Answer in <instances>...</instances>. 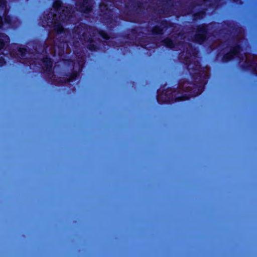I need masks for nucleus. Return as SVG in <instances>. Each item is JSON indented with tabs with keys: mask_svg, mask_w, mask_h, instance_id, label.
I'll return each mask as SVG.
<instances>
[{
	"mask_svg": "<svg viewBox=\"0 0 257 257\" xmlns=\"http://www.w3.org/2000/svg\"><path fill=\"white\" fill-rule=\"evenodd\" d=\"M54 10L57 11V13H55L53 15V20H56L57 19V15L59 16V19L60 20H64V16H65V10L64 8L61 6V3L60 1H56L54 4Z\"/></svg>",
	"mask_w": 257,
	"mask_h": 257,
	"instance_id": "nucleus-1",
	"label": "nucleus"
},
{
	"mask_svg": "<svg viewBox=\"0 0 257 257\" xmlns=\"http://www.w3.org/2000/svg\"><path fill=\"white\" fill-rule=\"evenodd\" d=\"M82 5L79 8L80 11L84 13H88L91 10V5L88 0H83Z\"/></svg>",
	"mask_w": 257,
	"mask_h": 257,
	"instance_id": "nucleus-2",
	"label": "nucleus"
},
{
	"mask_svg": "<svg viewBox=\"0 0 257 257\" xmlns=\"http://www.w3.org/2000/svg\"><path fill=\"white\" fill-rule=\"evenodd\" d=\"M43 62L46 66L47 69L52 66V62L49 58H46L44 59Z\"/></svg>",
	"mask_w": 257,
	"mask_h": 257,
	"instance_id": "nucleus-3",
	"label": "nucleus"
},
{
	"mask_svg": "<svg viewBox=\"0 0 257 257\" xmlns=\"http://www.w3.org/2000/svg\"><path fill=\"white\" fill-rule=\"evenodd\" d=\"M54 29L56 31L59 32H62L63 30V27L61 25L57 24H55L54 26Z\"/></svg>",
	"mask_w": 257,
	"mask_h": 257,
	"instance_id": "nucleus-4",
	"label": "nucleus"
},
{
	"mask_svg": "<svg viewBox=\"0 0 257 257\" xmlns=\"http://www.w3.org/2000/svg\"><path fill=\"white\" fill-rule=\"evenodd\" d=\"M7 39V38L6 36H3V39H2V40L1 39V41H0V49H1L3 47V45H4V42Z\"/></svg>",
	"mask_w": 257,
	"mask_h": 257,
	"instance_id": "nucleus-5",
	"label": "nucleus"
},
{
	"mask_svg": "<svg viewBox=\"0 0 257 257\" xmlns=\"http://www.w3.org/2000/svg\"><path fill=\"white\" fill-rule=\"evenodd\" d=\"M84 32H83V33H82V35L80 34V35H78V36H79V37L80 39L82 40V39H84V41H85V38H82L81 37H84Z\"/></svg>",
	"mask_w": 257,
	"mask_h": 257,
	"instance_id": "nucleus-6",
	"label": "nucleus"
},
{
	"mask_svg": "<svg viewBox=\"0 0 257 257\" xmlns=\"http://www.w3.org/2000/svg\"><path fill=\"white\" fill-rule=\"evenodd\" d=\"M238 48H235V50H234V54H235L236 53H237L238 52Z\"/></svg>",
	"mask_w": 257,
	"mask_h": 257,
	"instance_id": "nucleus-7",
	"label": "nucleus"
},
{
	"mask_svg": "<svg viewBox=\"0 0 257 257\" xmlns=\"http://www.w3.org/2000/svg\"><path fill=\"white\" fill-rule=\"evenodd\" d=\"M0 3H2V4H1V5H4V6H5V3H4V1H3V0H0Z\"/></svg>",
	"mask_w": 257,
	"mask_h": 257,
	"instance_id": "nucleus-8",
	"label": "nucleus"
},
{
	"mask_svg": "<svg viewBox=\"0 0 257 257\" xmlns=\"http://www.w3.org/2000/svg\"><path fill=\"white\" fill-rule=\"evenodd\" d=\"M77 31H78V35H79L80 33V32L78 31V30H77Z\"/></svg>",
	"mask_w": 257,
	"mask_h": 257,
	"instance_id": "nucleus-9",
	"label": "nucleus"
},
{
	"mask_svg": "<svg viewBox=\"0 0 257 257\" xmlns=\"http://www.w3.org/2000/svg\"><path fill=\"white\" fill-rule=\"evenodd\" d=\"M167 45H168V46L169 47H171V46L170 44H167Z\"/></svg>",
	"mask_w": 257,
	"mask_h": 257,
	"instance_id": "nucleus-10",
	"label": "nucleus"
}]
</instances>
